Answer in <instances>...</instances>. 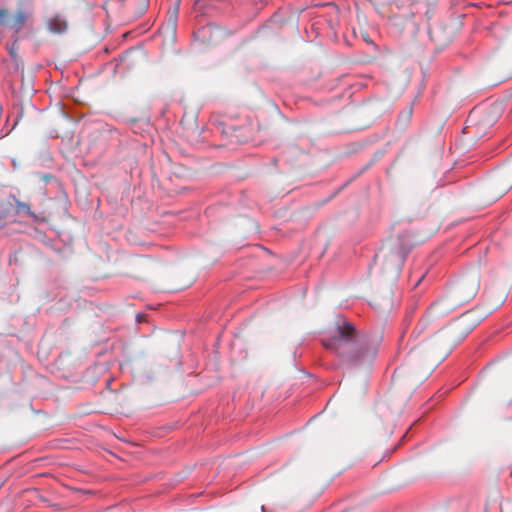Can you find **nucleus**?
<instances>
[{
	"mask_svg": "<svg viewBox=\"0 0 512 512\" xmlns=\"http://www.w3.org/2000/svg\"><path fill=\"white\" fill-rule=\"evenodd\" d=\"M484 297L487 305L485 313L481 315H476L477 311L464 313L448 326L432 335L431 330L428 329L430 323L445 317L460 306L453 297L449 296L448 291L435 300L410 336V356L415 359L431 360L433 362L445 359L485 315L495 311L505 302L507 294L504 290L495 291L485 288Z\"/></svg>",
	"mask_w": 512,
	"mask_h": 512,
	"instance_id": "nucleus-1",
	"label": "nucleus"
},
{
	"mask_svg": "<svg viewBox=\"0 0 512 512\" xmlns=\"http://www.w3.org/2000/svg\"><path fill=\"white\" fill-rule=\"evenodd\" d=\"M378 334L358 331L343 318H338L322 339L326 349L350 367H365L372 363L381 342Z\"/></svg>",
	"mask_w": 512,
	"mask_h": 512,
	"instance_id": "nucleus-2",
	"label": "nucleus"
},
{
	"mask_svg": "<svg viewBox=\"0 0 512 512\" xmlns=\"http://www.w3.org/2000/svg\"><path fill=\"white\" fill-rule=\"evenodd\" d=\"M414 244L408 233L391 236L374 257V268L385 280L395 281Z\"/></svg>",
	"mask_w": 512,
	"mask_h": 512,
	"instance_id": "nucleus-3",
	"label": "nucleus"
},
{
	"mask_svg": "<svg viewBox=\"0 0 512 512\" xmlns=\"http://www.w3.org/2000/svg\"><path fill=\"white\" fill-rule=\"evenodd\" d=\"M480 273L473 270L460 277L449 289V296L460 306L473 299L479 291Z\"/></svg>",
	"mask_w": 512,
	"mask_h": 512,
	"instance_id": "nucleus-4",
	"label": "nucleus"
},
{
	"mask_svg": "<svg viewBox=\"0 0 512 512\" xmlns=\"http://www.w3.org/2000/svg\"><path fill=\"white\" fill-rule=\"evenodd\" d=\"M181 136L191 145H198L202 142V129L198 126L196 119L192 116H184L181 121Z\"/></svg>",
	"mask_w": 512,
	"mask_h": 512,
	"instance_id": "nucleus-5",
	"label": "nucleus"
},
{
	"mask_svg": "<svg viewBox=\"0 0 512 512\" xmlns=\"http://www.w3.org/2000/svg\"><path fill=\"white\" fill-rule=\"evenodd\" d=\"M494 185L498 188L499 194L506 193L512 187V165H508L499 171Z\"/></svg>",
	"mask_w": 512,
	"mask_h": 512,
	"instance_id": "nucleus-6",
	"label": "nucleus"
},
{
	"mask_svg": "<svg viewBox=\"0 0 512 512\" xmlns=\"http://www.w3.org/2000/svg\"><path fill=\"white\" fill-rule=\"evenodd\" d=\"M26 19L27 15L24 12H17L13 17L12 22L10 23V27L14 29L16 32H18L23 28Z\"/></svg>",
	"mask_w": 512,
	"mask_h": 512,
	"instance_id": "nucleus-7",
	"label": "nucleus"
},
{
	"mask_svg": "<svg viewBox=\"0 0 512 512\" xmlns=\"http://www.w3.org/2000/svg\"><path fill=\"white\" fill-rule=\"evenodd\" d=\"M412 114H413V108L411 105L406 107L405 110L400 113L398 120H397V124L399 125V127L401 129H404L408 125V123L411 120Z\"/></svg>",
	"mask_w": 512,
	"mask_h": 512,
	"instance_id": "nucleus-8",
	"label": "nucleus"
},
{
	"mask_svg": "<svg viewBox=\"0 0 512 512\" xmlns=\"http://www.w3.org/2000/svg\"><path fill=\"white\" fill-rule=\"evenodd\" d=\"M50 29L56 33H63L67 30V22L60 17H55L49 22Z\"/></svg>",
	"mask_w": 512,
	"mask_h": 512,
	"instance_id": "nucleus-9",
	"label": "nucleus"
},
{
	"mask_svg": "<svg viewBox=\"0 0 512 512\" xmlns=\"http://www.w3.org/2000/svg\"><path fill=\"white\" fill-rule=\"evenodd\" d=\"M385 303L384 304H381L380 303V297L376 296L374 297L373 299V304L378 306L379 308H383V309H390L391 307V301L389 298H385Z\"/></svg>",
	"mask_w": 512,
	"mask_h": 512,
	"instance_id": "nucleus-10",
	"label": "nucleus"
},
{
	"mask_svg": "<svg viewBox=\"0 0 512 512\" xmlns=\"http://www.w3.org/2000/svg\"><path fill=\"white\" fill-rule=\"evenodd\" d=\"M8 17V11L6 9H0V23H3Z\"/></svg>",
	"mask_w": 512,
	"mask_h": 512,
	"instance_id": "nucleus-11",
	"label": "nucleus"
},
{
	"mask_svg": "<svg viewBox=\"0 0 512 512\" xmlns=\"http://www.w3.org/2000/svg\"><path fill=\"white\" fill-rule=\"evenodd\" d=\"M176 15H177V8H175L173 14L171 15V24L173 27L176 25Z\"/></svg>",
	"mask_w": 512,
	"mask_h": 512,
	"instance_id": "nucleus-12",
	"label": "nucleus"
},
{
	"mask_svg": "<svg viewBox=\"0 0 512 512\" xmlns=\"http://www.w3.org/2000/svg\"><path fill=\"white\" fill-rule=\"evenodd\" d=\"M422 279H423V275H422V276H420V277L416 280V282H415V284H414V288H416V287L420 284V282L422 281Z\"/></svg>",
	"mask_w": 512,
	"mask_h": 512,
	"instance_id": "nucleus-13",
	"label": "nucleus"
}]
</instances>
